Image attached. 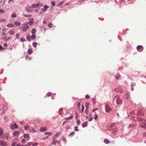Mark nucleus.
<instances>
[{
	"instance_id": "nucleus-59",
	"label": "nucleus",
	"mask_w": 146,
	"mask_h": 146,
	"mask_svg": "<svg viewBox=\"0 0 146 146\" xmlns=\"http://www.w3.org/2000/svg\"><path fill=\"white\" fill-rule=\"evenodd\" d=\"M7 43H5L4 44V46H7Z\"/></svg>"
},
{
	"instance_id": "nucleus-12",
	"label": "nucleus",
	"mask_w": 146,
	"mask_h": 146,
	"mask_svg": "<svg viewBox=\"0 0 146 146\" xmlns=\"http://www.w3.org/2000/svg\"><path fill=\"white\" fill-rule=\"evenodd\" d=\"M23 16L27 17H31L32 16V15L31 14H23Z\"/></svg>"
},
{
	"instance_id": "nucleus-63",
	"label": "nucleus",
	"mask_w": 146,
	"mask_h": 146,
	"mask_svg": "<svg viewBox=\"0 0 146 146\" xmlns=\"http://www.w3.org/2000/svg\"><path fill=\"white\" fill-rule=\"evenodd\" d=\"M63 4V3H62V2L58 4V5H59L60 6H61Z\"/></svg>"
},
{
	"instance_id": "nucleus-1",
	"label": "nucleus",
	"mask_w": 146,
	"mask_h": 146,
	"mask_svg": "<svg viewBox=\"0 0 146 146\" xmlns=\"http://www.w3.org/2000/svg\"><path fill=\"white\" fill-rule=\"evenodd\" d=\"M29 23L25 22L20 27V29H22L23 31H26L29 28V26L28 25Z\"/></svg>"
},
{
	"instance_id": "nucleus-56",
	"label": "nucleus",
	"mask_w": 146,
	"mask_h": 146,
	"mask_svg": "<svg viewBox=\"0 0 146 146\" xmlns=\"http://www.w3.org/2000/svg\"><path fill=\"white\" fill-rule=\"evenodd\" d=\"M84 109V108H82V110L81 111V113H82Z\"/></svg>"
},
{
	"instance_id": "nucleus-27",
	"label": "nucleus",
	"mask_w": 146,
	"mask_h": 146,
	"mask_svg": "<svg viewBox=\"0 0 146 146\" xmlns=\"http://www.w3.org/2000/svg\"><path fill=\"white\" fill-rule=\"evenodd\" d=\"M11 16L12 17H16V15L15 13H13L12 14Z\"/></svg>"
},
{
	"instance_id": "nucleus-13",
	"label": "nucleus",
	"mask_w": 146,
	"mask_h": 146,
	"mask_svg": "<svg viewBox=\"0 0 146 146\" xmlns=\"http://www.w3.org/2000/svg\"><path fill=\"white\" fill-rule=\"evenodd\" d=\"M3 129L2 128H0V138H1V136L3 135Z\"/></svg>"
},
{
	"instance_id": "nucleus-22",
	"label": "nucleus",
	"mask_w": 146,
	"mask_h": 146,
	"mask_svg": "<svg viewBox=\"0 0 146 146\" xmlns=\"http://www.w3.org/2000/svg\"><path fill=\"white\" fill-rule=\"evenodd\" d=\"M52 134V133L51 132H46L45 133V135H50Z\"/></svg>"
},
{
	"instance_id": "nucleus-47",
	"label": "nucleus",
	"mask_w": 146,
	"mask_h": 146,
	"mask_svg": "<svg viewBox=\"0 0 146 146\" xmlns=\"http://www.w3.org/2000/svg\"><path fill=\"white\" fill-rule=\"evenodd\" d=\"M112 131L114 132H116L117 131V128L113 129H112Z\"/></svg>"
},
{
	"instance_id": "nucleus-41",
	"label": "nucleus",
	"mask_w": 146,
	"mask_h": 146,
	"mask_svg": "<svg viewBox=\"0 0 146 146\" xmlns=\"http://www.w3.org/2000/svg\"><path fill=\"white\" fill-rule=\"evenodd\" d=\"M36 37V35H32L31 36V38L33 39L35 38Z\"/></svg>"
},
{
	"instance_id": "nucleus-61",
	"label": "nucleus",
	"mask_w": 146,
	"mask_h": 146,
	"mask_svg": "<svg viewBox=\"0 0 146 146\" xmlns=\"http://www.w3.org/2000/svg\"><path fill=\"white\" fill-rule=\"evenodd\" d=\"M22 142H23L24 143H25V139H23L22 140Z\"/></svg>"
},
{
	"instance_id": "nucleus-48",
	"label": "nucleus",
	"mask_w": 146,
	"mask_h": 146,
	"mask_svg": "<svg viewBox=\"0 0 146 146\" xmlns=\"http://www.w3.org/2000/svg\"><path fill=\"white\" fill-rule=\"evenodd\" d=\"M77 123L78 124V125H79L80 124V121L79 120H78L76 121Z\"/></svg>"
},
{
	"instance_id": "nucleus-50",
	"label": "nucleus",
	"mask_w": 146,
	"mask_h": 146,
	"mask_svg": "<svg viewBox=\"0 0 146 146\" xmlns=\"http://www.w3.org/2000/svg\"><path fill=\"white\" fill-rule=\"evenodd\" d=\"M62 139H63L64 142H66L67 141V140L64 137H63Z\"/></svg>"
},
{
	"instance_id": "nucleus-33",
	"label": "nucleus",
	"mask_w": 146,
	"mask_h": 146,
	"mask_svg": "<svg viewBox=\"0 0 146 146\" xmlns=\"http://www.w3.org/2000/svg\"><path fill=\"white\" fill-rule=\"evenodd\" d=\"M5 12V11L4 10H3L2 9L0 10V13H3Z\"/></svg>"
},
{
	"instance_id": "nucleus-53",
	"label": "nucleus",
	"mask_w": 146,
	"mask_h": 146,
	"mask_svg": "<svg viewBox=\"0 0 146 146\" xmlns=\"http://www.w3.org/2000/svg\"><path fill=\"white\" fill-rule=\"evenodd\" d=\"M86 98L87 99H89L90 98V96L88 95H86Z\"/></svg>"
},
{
	"instance_id": "nucleus-19",
	"label": "nucleus",
	"mask_w": 146,
	"mask_h": 146,
	"mask_svg": "<svg viewBox=\"0 0 146 146\" xmlns=\"http://www.w3.org/2000/svg\"><path fill=\"white\" fill-rule=\"evenodd\" d=\"M87 125V123L86 122H85L83 123L82 125V126L83 127H86Z\"/></svg>"
},
{
	"instance_id": "nucleus-42",
	"label": "nucleus",
	"mask_w": 146,
	"mask_h": 146,
	"mask_svg": "<svg viewBox=\"0 0 146 146\" xmlns=\"http://www.w3.org/2000/svg\"><path fill=\"white\" fill-rule=\"evenodd\" d=\"M6 21V19H0V22H4Z\"/></svg>"
},
{
	"instance_id": "nucleus-45",
	"label": "nucleus",
	"mask_w": 146,
	"mask_h": 146,
	"mask_svg": "<svg viewBox=\"0 0 146 146\" xmlns=\"http://www.w3.org/2000/svg\"><path fill=\"white\" fill-rule=\"evenodd\" d=\"M120 77H121V76L119 75V76H116V80H118L119 79Z\"/></svg>"
},
{
	"instance_id": "nucleus-55",
	"label": "nucleus",
	"mask_w": 146,
	"mask_h": 146,
	"mask_svg": "<svg viewBox=\"0 0 146 146\" xmlns=\"http://www.w3.org/2000/svg\"><path fill=\"white\" fill-rule=\"evenodd\" d=\"M16 146H25L24 145H21L20 144H18Z\"/></svg>"
},
{
	"instance_id": "nucleus-2",
	"label": "nucleus",
	"mask_w": 146,
	"mask_h": 146,
	"mask_svg": "<svg viewBox=\"0 0 146 146\" xmlns=\"http://www.w3.org/2000/svg\"><path fill=\"white\" fill-rule=\"evenodd\" d=\"M138 121H139L142 123L140 124L139 126L142 128H145L146 129V123H145V120L144 119L141 118H139L138 119Z\"/></svg>"
},
{
	"instance_id": "nucleus-46",
	"label": "nucleus",
	"mask_w": 146,
	"mask_h": 146,
	"mask_svg": "<svg viewBox=\"0 0 146 146\" xmlns=\"http://www.w3.org/2000/svg\"><path fill=\"white\" fill-rule=\"evenodd\" d=\"M75 132H73L71 133H70V135L71 136H72L73 135L75 134Z\"/></svg>"
},
{
	"instance_id": "nucleus-39",
	"label": "nucleus",
	"mask_w": 146,
	"mask_h": 146,
	"mask_svg": "<svg viewBox=\"0 0 146 146\" xmlns=\"http://www.w3.org/2000/svg\"><path fill=\"white\" fill-rule=\"evenodd\" d=\"M14 127L16 128H18V126L17 125L16 123H15L14 125Z\"/></svg>"
},
{
	"instance_id": "nucleus-28",
	"label": "nucleus",
	"mask_w": 146,
	"mask_h": 146,
	"mask_svg": "<svg viewBox=\"0 0 146 146\" xmlns=\"http://www.w3.org/2000/svg\"><path fill=\"white\" fill-rule=\"evenodd\" d=\"M36 29H32L31 31V33L33 34H35L36 33Z\"/></svg>"
},
{
	"instance_id": "nucleus-10",
	"label": "nucleus",
	"mask_w": 146,
	"mask_h": 146,
	"mask_svg": "<svg viewBox=\"0 0 146 146\" xmlns=\"http://www.w3.org/2000/svg\"><path fill=\"white\" fill-rule=\"evenodd\" d=\"M9 33L10 35H13L15 34V32L14 30L12 29L9 31Z\"/></svg>"
},
{
	"instance_id": "nucleus-31",
	"label": "nucleus",
	"mask_w": 146,
	"mask_h": 146,
	"mask_svg": "<svg viewBox=\"0 0 146 146\" xmlns=\"http://www.w3.org/2000/svg\"><path fill=\"white\" fill-rule=\"evenodd\" d=\"M32 142H29L27 143V144L25 145V146H30L31 145Z\"/></svg>"
},
{
	"instance_id": "nucleus-4",
	"label": "nucleus",
	"mask_w": 146,
	"mask_h": 146,
	"mask_svg": "<svg viewBox=\"0 0 146 146\" xmlns=\"http://www.w3.org/2000/svg\"><path fill=\"white\" fill-rule=\"evenodd\" d=\"M52 140V141L51 142V143L52 145H55L56 143L59 144L60 143V141L56 140L55 138H53Z\"/></svg>"
},
{
	"instance_id": "nucleus-34",
	"label": "nucleus",
	"mask_w": 146,
	"mask_h": 146,
	"mask_svg": "<svg viewBox=\"0 0 146 146\" xmlns=\"http://www.w3.org/2000/svg\"><path fill=\"white\" fill-rule=\"evenodd\" d=\"M4 5V3H3L2 1L0 2V7H2Z\"/></svg>"
},
{
	"instance_id": "nucleus-51",
	"label": "nucleus",
	"mask_w": 146,
	"mask_h": 146,
	"mask_svg": "<svg viewBox=\"0 0 146 146\" xmlns=\"http://www.w3.org/2000/svg\"><path fill=\"white\" fill-rule=\"evenodd\" d=\"M25 129L26 130H28V128H29V127L26 126L25 127Z\"/></svg>"
},
{
	"instance_id": "nucleus-15",
	"label": "nucleus",
	"mask_w": 146,
	"mask_h": 146,
	"mask_svg": "<svg viewBox=\"0 0 146 146\" xmlns=\"http://www.w3.org/2000/svg\"><path fill=\"white\" fill-rule=\"evenodd\" d=\"M7 26L9 27H15V25L12 24H9L7 25Z\"/></svg>"
},
{
	"instance_id": "nucleus-8",
	"label": "nucleus",
	"mask_w": 146,
	"mask_h": 146,
	"mask_svg": "<svg viewBox=\"0 0 146 146\" xmlns=\"http://www.w3.org/2000/svg\"><path fill=\"white\" fill-rule=\"evenodd\" d=\"M20 134V132L19 131H14L13 133V135L17 137L19 136Z\"/></svg>"
},
{
	"instance_id": "nucleus-29",
	"label": "nucleus",
	"mask_w": 146,
	"mask_h": 146,
	"mask_svg": "<svg viewBox=\"0 0 146 146\" xmlns=\"http://www.w3.org/2000/svg\"><path fill=\"white\" fill-rule=\"evenodd\" d=\"M0 145L1 146H3V145H4V142L3 141L0 140Z\"/></svg>"
},
{
	"instance_id": "nucleus-62",
	"label": "nucleus",
	"mask_w": 146,
	"mask_h": 146,
	"mask_svg": "<svg viewBox=\"0 0 146 146\" xmlns=\"http://www.w3.org/2000/svg\"><path fill=\"white\" fill-rule=\"evenodd\" d=\"M86 104H87V105H86V108L87 109L88 108V103H86Z\"/></svg>"
},
{
	"instance_id": "nucleus-36",
	"label": "nucleus",
	"mask_w": 146,
	"mask_h": 146,
	"mask_svg": "<svg viewBox=\"0 0 146 146\" xmlns=\"http://www.w3.org/2000/svg\"><path fill=\"white\" fill-rule=\"evenodd\" d=\"M27 39L28 41H30L31 40V37L30 35H29L27 37Z\"/></svg>"
},
{
	"instance_id": "nucleus-14",
	"label": "nucleus",
	"mask_w": 146,
	"mask_h": 146,
	"mask_svg": "<svg viewBox=\"0 0 146 146\" xmlns=\"http://www.w3.org/2000/svg\"><path fill=\"white\" fill-rule=\"evenodd\" d=\"M40 131H45L46 130V128L45 127H41L40 128Z\"/></svg>"
},
{
	"instance_id": "nucleus-52",
	"label": "nucleus",
	"mask_w": 146,
	"mask_h": 146,
	"mask_svg": "<svg viewBox=\"0 0 146 146\" xmlns=\"http://www.w3.org/2000/svg\"><path fill=\"white\" fill-rule=\"evenodd\" d=\"M49 96H50L52 95V94L51 93H48L47 94Z\"/></svg>"
},
{
	"instance_id": "nucleus-17",
	"label": "nucleus",
	"mask_w": 146,
	"mask_h": 146,
	"mask_svg": "<svg viewBox=\"0 0 146 146\" xmlns=\"http://www.w3.org/2000/svg\"><path fill=\"white\" fill-rule=\"evenodd\" d=\"M104 142L105 143L107 144H109L110 143V141L109 140L107 139H106L104 140Z\"/></svg>"
},
{
	"instance_id": "nucleus-58",
	"label": "nucleus",
	"mask_w": 146,
	"mask_h": 146,
	"mask_svg": "<svg viewBox=\"0 0 146 146\" xmlns=\"http://www.w3.org/2000/svg\"><path fill=\"white\" fill-rule=\"evenodd\" d=\"M98 110L97 108L94 109L93 110H92V112H94L96 110Z\"/></svg>"
},
{
	"instance_id": "nucleus-25",
	"label": "nucleus",
	"mask_w": 146,
	"mask_h": 146,
	"mask_svg": "<svg viewBox=\"0 0 146 146\" xmlns=\"http://www.w3.org/2000/svg\"><path fill=\"white\" fill-rule=\"evenodd\" d=\"M95 117H94V119H95V120H96L98 119V114L97 113H96V112H95Z\"/></svg>"
},
{
	"instance_id": "nucleus-49",
	"label": "nucleus",
	"mask_w": 146,
	"mask_h": 146,
	"mask_svg": "<svg viewBox=\"0 0 146 146\" xmlns=\"http://www.w3.org/2000/svg\"><path fill=\"white\" fill-rule=\"evenodd\" d=\"M140 111H141V110H139V111H138V114H140V115H143V114L141 113L140 112Z\"/></svg>"
},
{
	"instance_id": "nucleus-7",
	"label": "nucleus",
	"mask_w": 146,
	"mask_h": 146,
	"mask_svg": "<svg viewBox=\"0 0 146 146\" xmlns=\"http://www.w3.org/2000/svg\"><path fill=\"white\" fill-rule=\"evenodd\" d=\"M31 7H30L28 6L25 7V9L27 11L28 13L32 11L31 10Z\"/></svg>"
},
{
	"instance_id": "nucleus-37",
	"label": "nucleus",
	"mask_w": 146,
	"mask_h": 146,
	"mask_svg": "<svg viewBox=\"0 0 146 146\" xmlns=\"http://www.w3.org/2000/svg\"><path fill=\"white\" fill-rule=\"evenodd\" d=\"M51 3L52 5L53 6H54L55 5V2L54 1H52L51 2Z\"/></svg>"
},
{
	"instance_id": "nucleus-38",
	"label": "nucleus",
	"mask_w": 146,
	"mask_h": 146,
	"mask_svg": "<svg viewBox=\"0 0 146 146\" xmlns=\"http://www.w3.org/2000/svg\"><path fill=\"white\" fill-rule=\"evenodd\" d=\"M74 130L76 131H78L79 129H78V127L77 126H76L74 128Z\"/></svg>"
},
{
	"instance_id": "nucleus-16",
	"label": "nucleus",
	"mask_w": 146,
	"mask_h": 146,
	"mask_svg": "<svg viewBox=\"0 0 146 146\" xmlns=\"http://www.w3.org/2000/svg\"><path fill=\"white\" fill-rule=\"evenodd\" d=\"M14 24H15L17 26H19L21 25V23L19 22H15L14 23Z\"/></svg>"
},
{
	"instance_id": "nucleus-60",
	"label": "nucleus",
	"mask_w": 146,
	"mask_h": 146,
	"mask_svg": "<svg viewBox=\"0 0 146 146\" xmlns=\"http://www.w3.org/2000/svg\"><path fill=\"white\" fill-rule=\"evenodd\" d=\"M13 1V0H9L8 1V3H11V2Z\"/></svg>"
},
{
	"instance_id": "nucleus-35",
	"label": "nucleus",
	"mask_w": 146,
	"mask_h": 146,
	"mask_svg": "<svg viewBox=\"0 0 146 146\" xmlns=\"http://www.w3.org/2000/svg\"><path fill=\"white\" fill-rule=\"evenodd\" d=\"M52 24L51 23H49L48 24V26L50 28H52Z\"/></svg>"
},
{
	"instance_id": "nucleus-5",
	"label": "nucleus",
	"mask_w": 146,
	"mask_h": 146,
	"mask_svg": "<svg viewBox=\"0 0 146 146\" xmlns=\"http://www.w3.org/2000/svg\"><path fill=\"white\" fill-rule=\"evenodd\" d=\"M105 109L106 111L107 112H109L111 110V108L110 107L108 104H106L105 105Z\"/></svg>"
},
{
	"instance_id": "nucleus-11",
	"label": "nucleus",
	"mask_w": 146,
	"mask_h": 146,
	"mask_svg": "<svg viewBox=\"0 0 146 146\" xmlns=\"http://www.w3.org/2000/svg\"><path fill=\"white\" fill-rule=\"evenodd\" d=\"M24 137L26 139L29 138V139H30L29 135L28 134H24Z\"/></svg>"
},
{
	"instance_id": "nucleus-3",
	"label": "nucleus",
	"mask_w": 146,
	"mask_h": 146,
	"mask_svg": "<svg viewBox=\"0 0 146 146\" xmlns=\"http://www.w3.org/2000/svg\"><path fill=\"white\" fill-rule=\"evenodd\" d=\"M116 100V104L118 105H121L122 104V101L118 96H116L114 97Z\"/></svg>"
},
{
	"instance_id": "nucleus-40",
	"label": "nucleus",
	"mask_w": 146,
	"mask_h": 146,
	"mask_svg": "<svg viewBox=\"0 0 146 146\" xmlns=\"http://www.w3.org/2000/svg\"><path fill=\"white\" fill-rule=\"evenodd\" d=\"M28 130H29L30 131H32V130L33 131L34 130V129L32 127H29V128H28Z\"/></svg>"
},
{
	"instance_id": "nucleus-54",
	"label": "nucleus",
	"mask_w": 146,
	"mask_h": 146,
	"mask_svg": "<svg viewBox=\"0 0 146 146\" xmlns=\"http://www.w3.org/2000/svg\"><path fill=\"white\" fill-rule=\"evenodd\" d=\"M77 106L78 108L80 107V103H78L77 105Z\"/></svg>"
},
{
	"instance_id": "nucleus-20",
	"label": "nucleus",
	"mask_w": 146,
	"mask_h": 146,
	"mask_svg": "<svg viewBox=\"0 0 146 146\" xmlns=\"http://www.w3.org/2000/svg\"><path fill=\"white\" fill-rule=\"evenodd\" d=\"M60 135V133H59L58 132V133H57L55 135H54V137L53 138H55L56 139V137H57L58 136H59Z\"/></svg>"
},
{
	"instance_id": "nucleus-57",
	"label": "nucleus",
	"mask_w": 146,
	"mask_h": 146,
	"mask_svg": "<svg viewBox=\"0 0 146 146\" xmlns=\"http://www.w3.org/2000/svg\"><path fill=\"white\" fill-rule=\"evenodd\" d=\"M93 119V117H91L89 120V121H92V120Z\"/></svg>"
},
{
	"instance_id": "nucleus-21",
	"label": "nucleus",
	"mask_w": 146,
	"mask_h": 146,
	"mask_svg": "<svg viewBox=\"0 0 146 146\" xmlns=\"http://www.w3.org/2000/svg\"><path fill=\"white\" fill-rule=\"evenodd\" d=\"M73 115H71V117H68L65 118V119L66 120L71 119L73 118Z\"/></svg>"
},
{
	"instance_id": "nucleus-23",
	"label": "nucleus",
	"mask_w": 146,
	"mask_h": 146,
	"mask_svg": "<svg viewBox=\"0 0 146 146\" xmlns=\"http://www.w3.org/2000/svg\"><path fill=\"white\" fill-rule=\"evenodd\" d=\"M62 111L63 109L62 108H60L59 110V113L61 115L62 114Z\"/></svg>"
},
{
	"instance_id": "nucleus-32",
	"label": "nucleus",
	"mask_w": 146,
	"mask_h": 146,
	"mask_svg": "<svg viewBox=\"0 0 146 146\" xmlns=\"http://www.w3.org/2000/svg\"><path fill=\"white\" fill-rule=\"evenodd\" d=\"M20 35L19 33H17L16 34V38L17 39H19V36H20Z\"/></svg>"
},
{
	"instance_id": "nucleus-30",
	"label": "nucleus",
	"mask_w": 146,
	"mask_h": 146,
	"mask_svg": "<svg viewBox=\"0 0 146 146\" xmlns=\"http://www.w3.org/2000/svg\"><path fill=\"white\" fill-rule=\"evenodd\" d=\"M37 43L36 42H34L33 43V46L34 47H36V46Z\"/></svg>"
},
{
	"instance_id": "nucleus-44",
	"label": "nucleus",
	"mask_w": 146,
	"mask_h": 146,
	"mask_svg": "<svg viewBox=\"0 0 146 146\" xmlns=\"http://www.w3.org/2000/svg\"><path fill=\"white\" fill-rule=\"evenodd\" d=\"M16 144V143L15 142H14L12 143L11 145L12 146H15Z\"/></svg>"
},
{
	"instance_id": "nucleus-6",
	"label": "nucleus",
	"mask_w": 146,
	"mask_h": 146,
	"mask_svg": "<svg viewBox=\"0 0 146 146\" xmlns=\"http://www.w3.org/2000/svg\"><path fill=\"white\" fill-rule=\"evenodd\" d=\"M137 49L138 51L141 52L143 51V48L142 46L139 45L137 46Z\"/></svg>"
},
{
	"instance_id": "nucleus-18",
	"label": "nucleus",
	"mask_w": 146,
	"mask_h": 146,
	"mask_svg": "<svg viewBox=\"0 0 146 146\" xmlns=\"http://www.w3.org/2000/svg\"><path fill=\"white\" fill-rule=\"evenodd\" d=\"M33 53V51L31 49H29L28 50V53L29 55H31Z\"/></svg>"
},
{
	"instance_id": "nucleus-24",
	"label": "nucleus",
	"mask_w": 146,
	"mask_h": 146,
	"mask_svg": "<svg viewBox=\"0 0 146 146\" xmlns=\"http://www.w3.org/2000/svg\"><path fill=\"white\" fill-rule=\"evenodd\" d=\"M39 5L38 4H33L32 6L33 8H35L38 7Z\"/></svg>"
},
{
	"instance_id": "nucleus-64",
	"label": "nucleus",
	"mask_w": 146,
	"mask_h": 146,
	"mask_svg": "<svg viewBox=\"0 0 146 146\" xmlns=\"http://www.w3.org/2000/svg\"><path fill=\"white\" fill-rule=\"evenodd\" d=\"M20 123L22 125H23L24 124V122H20Z\"/></svg>"
},
{
	"instance_id": "nucleus-26",
	"label": "nucleus",
	"mask_w": 146,
	"mask_h": 146,
	"mask_svg": "<svg viewBox=\"0 0 146 146\" xmlns=\"http://www.w3.org/2000/svg\"><path fill=\"white\" fill-rule=\"evenodd\" d=\"M44 8L45 9H44V11H45L46 9L49 8V7L47 5H44Z\"/></svg>"
},
{
	"instance_id": "nucleus-43",
	"label": "nucleus",
	"mask_w": 146,
	"mask_h": 146,
	"mask_svg": "<svg viewBox=\"0 0 146 146\" xmlns=\"http://www.w3.org/2000/svg\"><path fill=\"white\" fill-rule=\"evenodd\" d=\"M38 144V143L37 142H36L33 144V146H36Z\"/></svg>"
},
{
	"instance_id": "nucleus-9",
	"label": "nucleus",
	"mask_w": 146,
	"mask_h": 146,
	"mask_svg": "<svg viewBox=\"0 0 146 146\" xmlns=\"http://www.w3.org/2000/svg\"><path fill=\"white\" fill-rule=\"evenodd\" d=\"M29 19L30 20L29 22V23L30 25H31L33 24V22H34V19L33 18H29Z\"/></svg>"
}]
</instances>
